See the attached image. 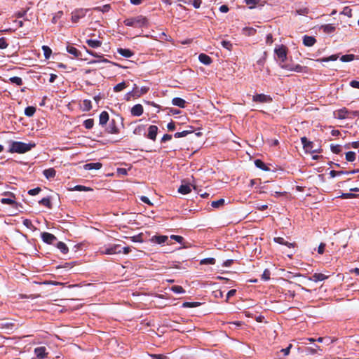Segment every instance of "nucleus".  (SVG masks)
Returning a JSON list of instances; mask_svg holds the SVG:
<instances>
[{
    "label": "nucleus",
    "mask_w": 359,
    "mask_h": 359,
    "mask_svg": "<svg viewBox=\"0 0 359 359\" xmlns=\"http://www.w3.org/2000/svg\"><path fill=\"white\" fill-rule=\"evenodd\" d=\"M36 147V144L32 142H29L28 143L18 142V141H11L9 143V148L8 149V152L13 154H25L27 151H29L33 148Z\"/></svg>",
    "instance_id": "f257e3e1"
},
{
    "label": "nucleus",
    "mask_w": 359,
    "mask_h": 359,
    "mask_svg": "<svg viewBox=\"0 0 359 359\" xmlns=\"http://www.w3.org/2000/svg\"><path fill=\"white\" fill-rule=\"evenodd\" d=\"M303 148L306 153H320L322 151L320 143L309 140L306 136L301 138Z\"/></svg>",
    "instance_id": "f03ea898"
},
{
    "label": "nucleus",
    "mask_w": 359,
    "mask_h": 359,
    "mask_svg": "<svg viewBox=\"0 0 359 359\" xmlns=\"http://www.w3.org/2000/svg\"><path fill=\"white\" fill-rule=\"evenodd\" d=\"M124 24L126 26L142 27H147L148 25V20L142 15H138L135 18H128L124 20Z\"/></svg>",
    "instance_id": "7ed1b4c3"
},
{
    "label": "nucleus",
    "mask_w": 359,
    "mask_h": 359,
    "mask_svg": "<svg viewBox=\"0 0 359 359\" xmlns=\"http://www.w3.org/2000/svg\"><path fill=\"white\" fill-rule=\"evenodd\" d=\"M88 11V9L86 8H79L75 11H74L72 13V17L71 20L73 23H77L79 22V20L84 18L87 13Z\"/></svg>",
    "instance_id": "20e7f679"
},
{
    "label": "nucleus",
    "mask_w": 359,
    "mask_h": 359,
    "mask_svg": "<svg viewBox=\"0 0 359 359\" xmlns=\"http://www.w3.org/2000/svg\"><path fill=\"white\" fill-rule=\"evenodd\" d=\"M122 124L121 123V118L117 117V119H111L109 121V125L108 127V132L109 133H120V128H121Z\"/></svg>",
    "instance_id": "39448f33"
},
{
    "label": "nucleus",
    "mask_w": 359,
    "mask_h": 359,
    "mask_svg": "<svg viewBox=\"0 0 359 359\" xmlns=\"http://www.w3.org/2000/svg\"><path fill=\"white\" fill-rule=\"evenodd\" d=\"M102 255H114V254H120L121 252V245L119 244H114L107 248H105L104 250L100 251Z\"/></svg>",
    "instance_id": "423d86ee"
},
{
    "label": "nucleus",
    "mask_w": 359,
    "mask_h": 359,
    "mask_svg": "<svg viewBox=\"0 0 359 359\" xmlns=\"http://www.w3.org/2000/svg\"><path fill=\"white\" fill-rule=\"evenodd\" d=\"M275 53L277 55L278 60L280 62H283L287 58L286 48L281 45L276 47Z\"/></svg>",
    "instance_id": "0eeeda50"
},
{
    "label": "nucleus",
    "mask_w": 359,
    "mask_h": 359,
    "mask_svg": "<svg viewBox=\"0 0 359 359\" xmlns=\"http://www.w3.org/2000/svg\"><path fill=\"white\" fill-rule=\"evenodd\" d=\"M352 115V112L348 111L346 108H342L334 111V116L338 119H345Z\"/></svg>",
    "instance_id": "6e6552de"
},
{
    "label": "nucleus",
    "mask_w": 359,
    "mask_h": 359,
    "mask_svg": "<svg viewBox=\"0 0 359 359\" xmlns=\"http://www.w3.org/2000/svg\"><path fill=\"white\" fill-rule=\"evenodd\" d=\"M42 241L47 244H53L57 241V237L48 232H43L41 234Z\"/></svg>",
    "instance_id": "1a4fd4ad"
},
{
    "label": "nucleus",
    "mask_w": 359,
    "mask_h": 359,
    "mask_svg": "<svg viewBox=\"0 0 359 359\" xmlns=\"http://www.w3.org/2000/svg\"><path fill=\"white\" fill-rule=\"evenodd\" d=\"M252 100L254 102H269L271 101V98L270 96L264 95V94H257L256 95H254L252 97Z\"/></svg>",
    "instance_id": "9d476101"
},
{
    "label": "nucleus",
    "mask_w": 359,
    "mask_h": 359,
    "mask_svg": "<svg viewBox=\"0 0 359 359\" xmlns=\"http://www.w3.org/2000/svg\"><path fill=\"white\" fill-rule=\"evenodd\" d=\"M34 353L39 359L46 357L48 352L45 346H39L34 348Z\"/></svg>",
    "instance_id": "9b49d317"
},
{
    "label": "nucleus",
    "mask_w": 359,
    "mask_h": 359,
    "mask_svg": "<svg viewBox=\"0 0 359 359\" xmlns=\"http://www.w3.org/2000/svg\"><path fill=\"white\" fill-rule=\"evenodd\" d=\"M132 115L140 116L143 114V107L140 104L134 105L130 110Z\"/></svg>",
    "instance_id": "f8f14e48"
},
{
    "label": "nucleus",
    "mask_w": 359,
    "mask_h": 359,
    "mask_svg": "<svg viewBox=\"0 0 359 359\" xmlns=\"http://www.w3.org/2000/svg\"><path fill=\"white\" fill-rule=\"evenodd\" d=\"M102 167V164L100 162L89 163L83 165V168L86 170H100Z\"/></svg>",
    "instance_id": "ddd939ff"
},
{
    "label": "nucleus",
    "mask_w": 359,
    "mask_h": 359,
    "mask_svg": "<svg viewBox=\"0 0 359 359\" xmlns=\"http://www.w3.org/2000/svg\"><path fill=\"white\" fill-rule=\"evenodd\" d=\"M329 276H326L321 273H315L312 277H311L309 279L311 280H313L314 282H318V281H323L326 279H327Z\"/></svg>",
    "instance_id": "4468645a"
},
{
    "label": "nucleus",
    "mask_w": 359,
    "mask_h": 359,
    "mask_svg": "<svg viewBox=\"0 0 359 359\" xmlns=\"http://www.w3.org/2000/svg\"><path fill=\"white\" fill-rule=\"evenodd\" d=\"M133 90L135 92V97H140L141 95H144L149 90V88L144 86L139 89L137 86L135 85Z\"/></svg>",
    "instance_id": "2eb2a0df"
},
{
    "label": "nucleus",
    "mask_w": 359,
    "mask_h": 359,
    "mask_svg": "<svg viewBox=\"0 0 359 359\" xmlns=\"http://www.w3.org/2000/svg\"><path fill=\"white\" fill-rule=\"evenodd\" d=\"M43 175L46 179L50 180L54 178L56 175V171L53 168L46 169L43 171Z\"/></svg>",
    "instance_id": "dca6fc26"
},
{
    "label": "nucleus",
    "mask_w": 359,
    "mask_h": 359,
    "mask_svg": "<svg viewBox=\"0 0 359 359\" xmlns=\"http://www.w3.org/2000/svg\"><path fill=\"white\" fill-rule=\"evenodd\" d=\"M109 120V114L104 111H102L99 116V123L100 125L104 126L105 125Z\"/></svg>",
    "instance_id": "f3484780"
},
{
    "label": "nucleus",
    "mask_w": 359,
    "mask_h": 359,
    "mask_svg": "<svg viewBox=\"0 0 359 359\" xmlns=\"http://www.w3.org/2000/svg\"><path fill=\"white\" fill-rule=\"evenodd\" d=\"M168 237L167 236H154L151 238V241L158 244H163L167 242Z\"/></svg>",
    "instance_id": "a211bd4d"
},
{
    "label": "nucleus",
    "mask_w": 359,
    "mask_h": 359,
    "mask_svg": "<svg viewBox=\"0 0 359 359\" xmlns=\"http://www.w3.org/2000/svg\"><path fill=\"white\" fill-rule=\"evenodd\" d=\"M303 43L306 46H312L316 43V39L314 37L311 36H304Z\"/></svg>",
    "instance_id": "6ab92c4d"
},
{
    "label": "nucleus",
    "mask_w": 359,
    "mask_h": 359,
    "mask_svg": "<svg viewBox=\"0 0 359 359\" xmlns=\"http://www.w3.org/2000/svg\"><path fill=\"white\" fill-rule=\"evenodd\" d=\"M199 61L205 65H208L212 62V59L207 55L201 53L198 56Z\"/></svg>",
    "instance_id": "aec40b11"
},
{
    "label": "nucleus",
    "mask_w": 359,
    "mask_h": 359,
    "mask_svg": "<svg viewBox=\"0 0 359 359\" xmlns=\"http://www.w3.org/2000/svg\"><path fill=\"white\" fill-rule=\"evenodd\" d=\"M186 101L180 97H175L172 100V104L181 108L185 107Z\"/></svg>",
    "instance_id": "412c9836"
},
{
    "label": "nucleus",
    "mask_w": 359,
    "mask_h": 359,
    "mask_svg": "<svg viewBox=\"0 0 359 359\" xmlns=\"http://www.w3.org/2000/svg\"><path fill=\"white\" fill-rule=\"evenodd\" d=\"M274 241L277 243H279L280 245H285L288 246L289 248H294V243H291L287 241H285V239L282 237H275Z\"/></svg>",
    "instance_id": "4be33fe9"
},
{
    "label": "nucleus",
    "mask_w": 359,
    "mask_h": 359,
    "mask_svg": "<svg viewBox=\"0 0 359 359\" xmlns=\"http://www.w3.org/2000/svg\"><path fill=\"white\" fill-rule=\"evenodd\" d=\"M255 165L258 168L264 170V171H269V167L260 159H256L255 161Z\"/></svg>",
    "instance_id": "5701e85b"
},
{
    "label": "nucleus",
    "mask_w": 359,
    "mask_h": 359,
    "mask_svg": "<svg viewBox=\"0 0 359 359\" xmlns=\"http://www.w3.org/2000/svg\"><path fill=\"white\" fill-rule=\"evenodd\" d=\"M191 191V187L189 184H182L178 188V192L182 194H187L190 193Z\"/></svg>",
    "instance_id": "b1692460"
},
{
    "label": "nucleus",
    "mask_w": 359,
    "mask_h": 359,
    "mask_svg": "<svg viewBox=\"0 0 359 359\" xmlns=\"http://www.w3.org/2000/svg\"><path fill=\"white\" fill-rule=\"evenodd\" d=\"M81 107L83 111H89L92 108L91 102L88 100H83L82 103L81 104Z\"/></svg>",
    "instance_id": "393cba45"
},
{
    "label": "nucleus",
    "mask_w": 359,
    "mask_h": 359,
    "mask_svg": "<svg viewBox=\"0 0 359 359\" xmlns=\"http://www.w3.org/2000/svg\"><path fill=\"white\" fill-rule=\"evenodd\" d=\"M67 51L69 54L74 55L76 57L80 56V55H81L80 52L75 47L72 46H68L67 47Z\"/></svg>",
    "instance_id": "a878e982"
},
{
    "label": "nucleus",
    "mask_w": 359,
    "mask_h": 359,
    "mask_svg": "<svg viewBox=\"0 0 359 359\" xmlns=\"http://www.w3.org/2000/svg\"><path fill=\"white\" fill-rule=\"evenodd\" d=\"M118 53L125 57H130L133 55L132 51L129 49L118 48Z\"/></svg>",
    "instance_id": "bb28decb"
},
{
    "label": "nucleus",
    "mask_w": 359,
    "mask_h": 359,
    "mask_svg": "<svg viewBox=\"0 0 359 359\" xmlns=\"http://www.w3.org/2000/svg\"><path fill=\"white\" fill-rule=\"evenodd\" d=\"M88 45L91 48H98L101 46L102 42L99 40L88 39L86 41Z\"/></svg>",
    "instance_id": "cd10ccee"
},
{
    "label": "nucleus",
    "mask_w": 359,
    "mask_h": 359,
    "mask_svg": "<svg viewBox=\"0 0 359 359\" xmlns=\"http://www.w3.org/2000/svg\"><path fill=\"white\" fill-rule=\"evenodd\" d=\"M40 205L47 207L48 208H52V204L49 197L43 198L39 201Z\"/></svg>",
    "instance_id": "c85d7f7f"
},
{
    "label": "nucleus",
    "mask_w": 359,
    "mask_h": 359,
    "mask_svg": "<svg viewBox=\"0 0 359 359\" xmlns=\"http://www.w3.org/2000/svg\"><path fill=\"white\" fill-rule=\"evenodd\" d=\"M57 248L60 250V252L63 254H67L69 251L68 247L63 242H58L57 243Z\"/></svg>",
    "instance_id": "c756f323"
},
{
    "label": "nucleus",
    "mask_w": 359,
    "mask_h": 359,
    "mask_svg": "<svg viewBox=\"0 0 359 359\" xmlns=\"http://www.w3.org/2000/svg\"><path fill=\"white\" fill-rule=\"evenodd\" d=\"M225 203V201L224 198H220L217 201H213L211 202V206L215 208H219L223 206Z\"/></svg>",
    "instance_id": "7c9ffc66"
},
{
    "label": "nucleus",
    "mask_w": 359,
    "mask_h": 359,
    "mask_svg": "<svg viewBox=\"0 0 359 359\" xmlns=\"http://www.w3.org/2000/svg\"><path fill=\"white\" fill-rule=\"evenodd\" d=\"M322 29L325 33H332L335 30V27L331 24H328L322 26Z\"/></svg>",
    "instance_id": "2f4dec72"
},
{
    "label": "nucleus",
    "mask_w": 359,
    "mask_h": 359,
    "mask_svg": "<svg viewBox=\"0 0 359 359\" xmlns=\"http://www.w3.org/2000/svg\"><path fill=\"white\" fill-rule=\"evenodd\" d=\"M201 305L200 302H185L182 304V307L184 308H194Z\"/></svg>",
    "instance_id": "473e14b6"
},
{
    "label": "nucleus",
    "mask_w": 359,
    "mask_h": 359,
    "mask_svg": "<svg viewBox=\"0 0 359 359\" xmlns=\"http://www.w3.org/2000/svg\"><path fill=\"white\" fill-rule=\"evenodd\" d=\"M42 50L43 51V55L46 59H49L50 57V55L52 53L51 49L47 46H43Z\"/></svg>",
    "instance_id": "72a5a7b5"
},
{
    "label": "nucleus",
    "mask_w": 359,
    "mask_h": 359,
    "mask_svg": "<svg viewBox=\"0 0 359 359\" xmlns=\"http://www.w3.org/2000/svg\"><path fill=\"white\" fill-rule=\"evenodd\" d=\"M355 153L353 151H348L346 153V160L348 162H353L355 160Z\"/></svg>",
    "instance_id": "f704fd0d"
},
{
    "label": "nucleus",
    "mask_w": 359,
    "mask_h": 359,
    "mask_svg": "<svg viewBox=\"0 0 359 359\" xmlns=\"http://www.w3.org/2000/svg\"><path fill=\"white\" fill-rule=\"evenodd\" d=\"M170 290L173 292L177 293V294H182V293L185 292V290H184V288L180 285H173L171 287Z\"/></svg>",
    "instance_id": "c9c22d12"
},
{
    "label": "nucleus",
    "mask_w": 359,
    "mask_h": 359,
    "mask_svg": "<svg viewBox=\"0 0 359 359\" xmlns=\"http://www.w3.org/2000/svg\"><path fill=\"white\" fill-rule=\"evenodd\" d=\"M126 82H121V83H118L117 85H116L114 87V90L115 92H120L121 90H123V89H125L126 88Z\"/></svg>",
    "instance_id": "e433bc0d"
},
{
    "label": "nucleus",
    "mask_w": 359,
    "mask_h": 359,
    "mask_svg": "<svg viewBox=\"0 0 359 359\" xmlns=\"http://www.w3.org/2000/svg\"><path fill=\"white\" fill-rule=\"evenodd\" d=\"M318 351H322L320 347L319 346L316 345L315 348L313 347H307L306 348V351L311 353V354H316L318 353Z\"/></svg>",
    "instance_id": "4c0bfd02"
},
{
    "label": "nucleus",
    "mask_w": 359,
    "mask_h": 359,
    "mask_svg": "<svg viewBox=\"0 0 359 359\" xmlns=\"http://www.w3.org/2000/svg\"><path fill=\"white\" fill-rule=\"evenodd\" d=\"M338 58V56L337 55H332L330 57H323V58H321V59H318L317 60L318 62H329V61H335L337 60Z\"/></svg>",
    "instance_id": "58836bf2"
},
{
    "label": "nucleus",
    "mask_w": 359,
    "mask_h": 359,
    "mask_svg": "<svg viewBox=\"0 0 359 359\" xmlns=\"http://www.w3.org/2000/svg\"><path fill=\"white\" fill-rule=\"evenodd\" d=\"M36 111V109L34 107H27L25 110V114L27 116H32Z\"/></svg>",
    "instance_id": "ea45409f"
},
{
    "label": "nucleus",
    "mask_w": 359,
    "mask_h": 359,
    "mask_svg": "<svg viewBox=\"0 0 359 359\" xmlns=\"http://www.w3.org/2000/svg\"><path fill=\"white\" fill-rule=\"evenodd\" d=\"M215 262H216V260L215 258L210 257V258L203 259L201 261L200 264H215Z\"/></svg>",
    "instance_id": "a19ab883"
},
{
    "label": "nucleus",
    "mask_w": 359,
    "mask_h": 359,
    "mask_svg": "<svg viewBox=\"0 0 359 359\" xmlns=\"http://www.w3.org/2000/svg\"><path fill=\"white\" fill-rule=\"evenodd\" d=\"M23 225H25L27 228L30 229H35V227L34 226L32 221L29 219H25L22 221Z\"/></svg>",
    "instance_id": "79ce46f5"
},
{
    "label": "nucleus",
    "mask_w": 359,
    "mask_h": 359,
    "mask_svg": "<svg viewBox=\"0 0 359 359\" xmlns=\"http://www.w3.org/2000/svg\"><path fill=\"white\" fill-rule=\"evenodd\" d=\"M158 133V127L156 126H149L148 128L147 135H156Z\"/></svg>",
    "instance_id": "37998d69"
},
{
    "label": "nucleus",
    "mask_w": 359,
    "mask_h": 359,
    "mask_svg": "<svg viewBox=\"0 0 359 359\" xmlns=\"http://www.w3.org/2000/svg\"><path fill=\"white\" fill-rule=\"evenodd\" d=\"M10 81L13 83H15L17 84L18 86H21L22 84V80L20 77H18V76H13V77H11L10 78Z\"/></svg>",
    "instance_id": "c03bdc74"
},
{
    "label": "nucleus",
    "mask_w": 359,
    "mask_h": 359,
    "mask_svg": "<svg viewBox=\"0 0 359 359\" xmlns=\"http://www.w3.org/2000/svg\"><path fill=\"white\" fill-rule=\"evenodd\" d=\"M330 148H331V151L334 154H339L341 152V147L339 144H336V145L331 144Z\"/></svg>",
    "instance_id": "a18cd8bd"
},
{
    "label": "nucleus",
    "mask_w": 359,
    "mask_h": 359,
    "mask_svg": "<svg viewBox=\"0 0 359 359\" xmlns=\"http://www.w3.org/2000/svg\"><path fill=\"white\" fill-rule=\"evenodd\" d=\"M271 272L269 269H265L262 275V279L263 280H269L270 279Z\"/></svg>",
    "instance_id": "49530a36"
},
{
    "label": "nucleus",
    "mask_w": 359,
    "mask_h": 359,
    "mask_svg": "<svg viewBox=\"0 0 359 359\" xmlns=\"http://www.w3.org/2000/svg\"><path fill=\"white\" fill-rule=\"evenodd\" d=\"M353 59H354L353 55H344L341 56L340 58V60L344 62L352 61Z\"/></svg>",
    "instance_id": "de8ad7c7"
},
{
    "label": "nucleus",
    "mask_w": 359,
    "mask_h": 359,
    "mask_svg": "<svg viewBox=\"0 0 359 359\" xmlns=\"http://www.w3.org/2000/svg\"><path fill=\"white\" fill-rule=\"evenodd\" d=\"M1 202L3 204H8V205H14L15 203V201L12 198H2L1 199Z\"/></svg>",
    "instance_id": "09e8293b"
},
{
    "label": "nucleus",
    "mask_w": 359,
    "mask_h": 359,
    "mask_svg": "<svg viewBox=\"0 0 359 359\" xmlns=\"http://www.w3.org/2000/svg\"><path fill=\"white\" fill-rule=\"evenodd\" d=\"M83 125L86 128L90 129L93 126L94 121L91 118L87 119L83 122Z\"/></svg>",
    "instance_id": "8fccbe9b"
},
{
    "label": "nucleus",
    "mask_w": 359,
    "mask_h": 359,
    "mask_svg": "<svg viewBox=\"0 0 359 359\" xmlns=\"http://www.w3.org/2000/svg\"><path fill=\"white\" fill-rule=\"evenodd\" d=\"M356 196H357V195L355 194H352V193H343L339 197L343 198V199H346V198H355Z\"/></svg>",
    "instance_id": "3c124183"
},
{
    "label": "nucleus",
    "mask_w": 359,
    "mask_h": 359,
    "mask_svg": "<svg viewBox=\"0 0 359 359\" xmlns=\"http://www.w3.org/2000/svg\"><path fill=\"white\" fill-rule=\"evenodd\" d=\"M221 44L223 48L229 50H231V48H232V44L230 41H222L221 42Z\"/></svg>",
    "instance_id": "603ef678"
},
{
    "label": "nucleus",
    "mask_w": 359,
    "mask_h": 359,
    "mask_svg": "<svg viewBox=\"0 0 359 359\" xmlns=\"http://www.w3.org/2000/svg\"><path fill=\"white\" fill-rule=\"evenodd\" d=\"M41 191L40 187H36L28 191V194L30 196H35Z\"/></svg>",
    "instance_id": "864d4df0"
},
{
    "label": "nucleus",
    "mask_w": 359,
    "mask_h": 359,
    "mask_svg": "<svg viewBox=\"0 0 359 359\" xmlns=\"http://www.w3.org/2000/svg\"><path fill=\"white\" fill-rule=\"evenodd\" d=\"M73 189L76 190V191H86L91 190V189L86 187L85 186H82V185H76L74 187V188Z\"/></svg>",
    "instance_id": "5fc2aeb1"
},
{
    "label": "nucleus",
    "mask_w": 359,
    "mask_h": 359,
    "mask_svg": "<svg viewBox=\"0 0 359 359\" xmlns=\"http://www.w3.org/2000/svg\"><path fill=\"white\" fill-rule=\"evenodd\" d=\"M170 238L180 243H182L184 241V238L182 236L177 235H172Z\"/></svg>",
    "instance_id": "6e6d98bb"
},
{
    "label": "nucleus",
    "mask_w": 359,
    "mask_h": 359,
    "mask_svg": "<svg viewBox=\"0 0 359 359\" xmlns=\"http://www.w3.org/2000/svg\"><path fill=\"white\" fill-rule=\"evenodd\" d=\"M110 6L109 5H104L102 7H97L95 9L102 13L108 12L109 11Z\"/></svg>",
    "instance_id": "4d7b16f0"
},
{
    "label": "nucleus",
    "mask_w": 359,
    "mask_h": 359,
    "mask_svg": "<svg viewBox=\"0 0 359 359\" xmlns=\"http://www.w3.org/2000/svg\"><path fill=\"white\" fill-rule=\"evenodd\" d=\"M346 173L344 171H337V170H331L330 172V175L331 177H335L338 175H342V174H344Z\"/></svg>",
    "instance_id": "13d9d810"
},
{
    "label": "nucleus",
    "mask_w": 359,
    "mask_h": 359,
    "mask_svg": "<svg viewBox=\"0 0 359 359\" xmlns=\"http://www.w3.org/2000/svg\"><path fill=\"white\" fill-rule=\"evenodd\" d=\"M150 357L153 359H168L167 356L163 354H151Z\"/></svg>",
    "instance_id": "bf43d9fd"
},
{
    "label": "nucleus",
    "mask_w": 359,
    "mask_h": 359,
    "mask_svg": "<svg viewBox=\"0 0 359 359\" xmlns=\"http://www.w3.org/2000/svg\"><path fill=\"white\" fill-rule=\"evenodd\" d=\"M351 146L353 148H358L359 147V141L353 142L351 144H347L344 147L346 149H349Z\"/></svg>",
    "instance_id": "052dcab7"
},
{
    "label": "nucleus",
    "mask_w": 359,
    "mask_h": 359,
    "mask_svg": "<svg viewBox=\"0 0 359 359\" xmlns=\"http://www.w3.org/2000/svg\"><path fill=\"white\" fill-rule=\"evenodd\" d=\"M266 142L269 146H277L278 144V140L276 139L267 140Z\"/></svg>",
    "instance_id": "680f3d73"
},
{
    "label": "nucleus",
    "mask_w": 359,
    "mask_h": 359,
    "mask_svg": "<svg viewBox=\"0 0 359 359\" xmlns=\"http://www.w3.org/2000/svg\"><path fill=\"white\" fill-rule=\"evenodd\" d=\"M325 243H321L318 248V252L320 255H323L325 252Z\"/></svg>",
    "instance_id": "e2e57ef3"
},
{
    "label": "nucleus",
    "mask_w": 359,
    "mask_h": 359,
    "mask_svg": "<svg viewBox=\"0 0 359 359\" xmlns=\"http://www.w3.org/2000/svg\"><path fill=\"white\" fill-rule=\"evenodd\" d=\"M8 46V43L6 41V39L4 38L0 39V48L4 49Z\"/></svg>",
    "instance_id": "0e129e2a"
},
{
    "label": "nucleus",
    "mask_w": 359,
    "mask_h": 359,
    "mask_svg": "<svg viewBox=\"0 0 359 359\" xmlns=\"http://www.w3.org/2000/svg\"><path fill=\"white\" fill-rule=\"evenodd\" d=\"M236 293V290L235 289H232V290H230L228 292H227V294H226V302L228 301V299L234 296Z\"/></svg>",
    "instance_id": "69168bd1"
},
{
    "label": "nucleus",
    "mask_w": 359,
    "mask_h": 359,
    "mask_svg": "<svg viewBox=\"0 0 359 359\" xmlns=\"http://www.w3.org/2000/svg\"><path fill=\"white\" fill-rule=\"evenodd\" d=\"M202 4L201 0H193L192 1V5L195 8H200L201 5Z\"/></svg>",
    "instance_id": "338daca9"
},
{
    "label": "nucleus",
    "mask_w": 359,
    "mask_h": 359,
    "mask_svg": "<svg viewBox=\"0 0 359 359\" xmlns=\"http://www.w3.org/2000/svg\"><path fill=\"white\" fill-rule=\"evenodd\" d=\"M350 86L354 88L359 89V81H351L350 82Z\"/></svg>",
    "instance_id": "774afa93"
}]
</instances>
